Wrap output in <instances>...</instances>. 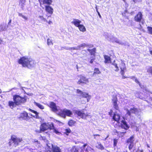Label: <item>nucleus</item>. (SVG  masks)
<instances>
[{
	"label": "nucleus",
	"instance_id": "f257e3e1",
	"mask_svg": "<svg viewBox=\"0 0 152 152\" xmlns=\"http://www.w3.org/2000/svg\"><path fill=\"white\" fill-rule=\"evenodd\" d=\"M112 63V65L113 66V68L114 70L116 72L118 71L119 68L121 69L120 73L122 75V78L124 79L126 78L124 76L125 71L126 68L125 64L122 60L120 61H114Z\"/></svg>",
	"mask_w": 152,
	"mask_h": 152
},
{
	"label": "nucleus",
	"instance_id": "f03ea898",
	"mask_svg": "<svg viewBox=\"0 0 152 152\" xmlns=\"http://www.w3.org/2000/svg\"><path fill=\"white\" fill-rule=\"evenodd\" d=\"M18 63L23 67L29 69L34 67L36 64L34 61L31 58L26 56L22 57L18 61Z\"/></svg>",
	"mask_w": 152,
	"mask_h": 152
},
{
	"label": "nucleus",
	"instance_id": "7ed1b4c3",
	"mask_svg": "<svg viewBox=\"0 0 152 152\" xmlns=\"http://www.w3.org/2000/svg\"><path fill=\"white\" fill-rule=\"evenodd\" d=\"M121 117L119 114L116 112L114 114L113 118L114 120L117 121L118 123L121 124L122 128L126 130L128 129L129 128L128 125L126 122L123 120V118L122 117L121 119Z\"/></svg>",
	"mask_w": 152,
	"mask_h": 152
},
{
	"label": "nucleus",
	"instance_id": "20e7f679",
	"mask_svg": "<svg viewBox=\"0 0 152 152\" xmlns=\"http://www.w3.org/2000/svg\"><path fill=\"white\" fill-rule=\"evenodd\" d=\"M13 101L15 102L17 105H18L23 104L26 102L28 98L26 96L21 97L19 95L15 94L13 96Z\"/></svg>",
	"mask_w": 152,
	"mask_h": 152
},
{
	"label": "nucleus",
	"instance_id": "39448f33",
	"mask_svg": "<svg viewBox=\"0 0 152 152\" xmlns=\"http://www.w3.org/2000/svg\"><path fill=\"white\" fill-rule=\"evenodd\" d=\"M60 116L65 118L66 116L71 117L73 115L72 112L69 110L65 109L60 110L58 113Z\"/></svg>",
	"mask_w": 152,
	"mask_h": 152
},
{
	"label": "nucleus",
	"instance_id": "423d86ee",
	"mask_svg": "<svg viewBox=\"0 0 152 152\" xmlns=\"http://www.w3.org/2000/svg\"><path fill=\"white\" fill-rule=\"evenodd\" d=\"M22 140L21 138H17L15 136L13 135L11 137L10 140L9 142V145L11 146L13 143V145L16 147L18 145V143Z\"/></svg>",
	"mask_w": 152,
	"mask_h": 152
},
{
	"label": "nucleus",
	"instance_id": "0eeeda50",
	"mask_svg": "<svg viewBox=\"0 0 152 152\" xmlns=\"http://www.w3.org/2000/svg\"><path fill=\"white\" fill-rule=\"evenodd\" d=\"M47 145L50 149V147L52 148L51 150H47V152H62L61 149L57 145L50 143L47 144Z\"/></svg>",
	"mask_w": 152,
	"mask_h": 152
},
{
	"label": "nucleus",
	"instance_id": "6e6552de",
	"mask_svg": "<svg viewBox=\"0 0 152 152\" xmlns=\"http://www.w3.org/2000/svg\"><path fill=\"white\" fill-rule=\"evenodd\" d=\"M53 128V125L52 123H43L40 126V131H44L48 129L51 130Z\"/></svg>",
	"mask_w": 152,
	"mask_h": 152
},
{
	"label": "nucleus",
	"instance_id": "1a4fd4ad",
	"mask_svg": "<svg viewBox=\"0 0 152 152\" xmlns=\"http://www.w3.org/2000/svg\"><path fill=\"white\" fill-rule=\"evenodd\" d=\"M124 110L126 111V115H128L129 117H130L131 116H132L133 115L132 114H134L136 115L137 114L138 112V109L134 108V107H132L129 110L126 107H124Z\"/></svg>",
	"mask_w": 152,
	"mask_h": 152
},
{
	"label": "nucleus",
	"instance_id": "9d476101",
	"mask_svg": "<svg viewBox=\"0 0 152 152\" xmlns=\"http://www.w3.org/2000/svg\"><path fill=\"white\" fill-rule=\"evenodd\" d=\"M74 113L75 115L80 117L83 119H86L87 117H91V116L89 115V114L87 113H85L82 111L79 110H74Z\"/></svg>",
	"mask_w": 152,
	"mask_h": 152
},
{
	"label": "nucleus",
	"instance_id": "9b49d317",
	"mask_svg": "<svg viewBox=\"0 0 152 152\" xmlns=\"http://www.w3.org/2000/svg\"><path fill=\"white\" fill-rule=\"evenodd\" d=\"M87 45L85 43H83L81 44L77 47H65L64 48L67 50H70L71 51L74 50H80L81 49L85 47H87Z\"/></svg>",
	"mask_w": 152,
	"mask_h": 152
},
{
	"label": "nucleus",
	"instance_id": "f8f14e48",
	"mask_svg": "<svg viewBox=\"0 0 152 152\" xmlns=\"http://www.w3.org/2000/svg\"><path fill=\"white\" fill-rule=\"evenodd\" d=\"M77 92L78 94H79L80 96L86 98L87 102L89 101L91 98V96L89 95L88 93L83 92L79 89L77 90Z\"/></svg>",
	"mask_w": 152,
	"mask_h": 152
},
{
	"label": "nucleus",
	"instance_id": "ddd939ff",
	"mask_svg": "<svg viewBox=\"0 0 152 152\" xmlns=\"http://www.w3.org/2000/svg\"><path fill=\"white\" fill-rule=\"evenodd\" d=\"M39 1L40 6L44 8L43 7V5L45 7V5L49 6L51 5L53 2V0H39Z\"/></svg>",
	"mask_w": 152,
	"mask_h": 152
},
{
	"label": "nucleus",
	"instance_id": "4468645a",
	"mask_svg": "<svg viewBox=\"0 0 152 152\" xmlns=\"http://www.w3.org/2000/svg\"><path fill=\"white\" fill-rule=\"evenodd\" d=\"M50 107L51 108V110L54 112H57L58 114V112L59 111V107H57L55 103L53 102H51L50 104Z\"/></svg>",
	"mask_w": 152,
	"mask_h": 152
},
{
	"label": "nucleus",
	"instance_id": "2eb2a0df",
	"mask_svg": "<svg viewBox=\"0 0 152 152\" xmlns=\"http://www.w3.org/2000/svg\"><path fill=\"white\" fill-rule=\"evenodd\" d=\"M112 103L113 104V107L116 110H118L119 109L118 104H117V99L116 96H114L112 99Z\"/></svg>",
	"mask_w": 152,
	"mask_h": 152
},
{
	"label": "nucleus",
	"instance_id": "dca6fc26",
	"mask_svg": "<svg viewBox=\"0 0 152 152\" xmlns=\"http://www.w3.org/2000/svg\"><path fill=\"white\" fill-rule=\"evenodd\" d=\"M80 79L77 82V83L79 84H80L81 83L88 84L89 83L88 79L86 78V77L80 75Z\"/></svg>",
	"mask_w": 152,
	"mask_h": 152
},
{
	"label": "nucleus",
	"instance_id": "f3484780",
	"mask_svg": "<svg viewBox=\"0 0 152 152\" xmlns=\"http://www.w3.org/2000/svg\"><path fill=\"white\" fill-rule=\"evenodd\" d=\"M134 138L133 136L129 138L128 140L127 141V143L129 144V149H132L133 146H134Z\"/></svg>",
	"mask_w": 152,
	"mask_h": 152
},
{
	"label": "nucleus",
	"instance_id": "a211bd4d",
	"mask_svg": "<svg viewBox=\"0 0 152 152\" xmlns=\"http://www.w3.org/2000/svg\"><path fill=\"white\" fill-rule=\"evenodd\" d=\"M45 11L48 13L52 14L53 11V8L49 5H45Z\"/></svg>",
	"mask_w": 152,
	"mask_h": 152
},
{
	"label": "nucleus",
	"instance_id": "6ab92c4d",
	"mask_svg": "<svg viewBox=\"0 0 152 152\" xmlns=\"http://www.w3.org/2000/svg\"><path fill=\"white\" fill-rule=\"evenodd\" d=\"M81 22V21L78 19H74L71 23H72L74 24L75 26L78 27L80 25V23Z\"/></svg>",
	"mask_w": 152,
	"mask_h": 152
},
{
	"label": "nucleus",
	"instance_id": "aec40b11",
	"mask_svg": "<svg viewBox=\"0 0 152 152\" xmlns=\"http://www.w3.org/2000/svg\"><path fill=\"white\" fill-rule=\"evenodd\" d=\"M20 118L24 120H27L29 118L28 113L26 112H24L20 114Z\"/></svg>",
	"mask_w": 152,
	"mask_h": 152
},
{
	"label": "nucleus",
	"instance_id": "412c9836",
	"mask_svg": "<svg viewBox=\"0 0 152 152\" xmlns=\"http://www.w3.org/2000/svg\"><path fill=\"white\" fill-rule=\"evenodd\" d=\"M142 18V14L141 12H139L135 17V19L137 22H140Z\"/></svg>",
	"mask_w": 152,
	"mask_h": 152
},
{
	"label": "nucleus",
	"instance_id": "4be33fe9",
	"mask_svg": "<svg viewBox=\"0 0 152 152\" xmlns=\"http://www.w3.org/2000/svg\"><path fill=\"white\" fill-rule=\"evenodd\" d=\"M96 147L98 149H100L101 150L104 149V148L103 146L101 143L100 142H97Z\"/></svg>",
	"mask_w": 152,
	"mask_h": 152
},
{
	"label": "nucleus",
	"instance_id": "5701e85b",
	"mask_svg": "<svg viewBox=\"0 0 152 152\" xmlns=\"http://www.w3.org/2000/svg\"><path fill=\"white\" fill-rule=\"evenodd\" d=\"M104 58L105 59L104 62L105 63H111L110 57L107 55H104Z\"/></svg>",
	"mask_w": 152,
	"mask_h": 152
},
{
	"label": "nucleus",
	"instance_id": "b1692460",
	"mask_svg": "<svg viewBox=\"0 0 152 152\" xmlns=\"http://www.w3.org/2000/svg\"><path fill=\"white\" fill-rule=\"evenodd\" d=\"M32 142L34 143V145L37 148L40 147L41 148V145H40L39 143V142L36 139H34L32 140Z\"/></svg>",
	"mask_w": 152,
	"mask_h": 152
},
{
	"label": "nucleus",
	"instance_id": "393cba45",
	"mask_svg": "<svg viewBox=\"0 0 152 152\" xmlns=\"http://www.w3.org/2000/svg\"><path fill=\"white\" fill-rule=\"evenodd\" d=\"M8 104L10 107L12 109L14 107L17 105L16 104L15 102H13L12 101H10L8 102Z\"/></svg>",
	"mask_w": 152,
	"mask_h": 152
},
{
	"label": "nucleus",
	"instance_id": "a878e982",
	"mask_svg": "<svg viewBox=\"0 0 152 152\" xmlns=\"http://www.w3.org/2000/svg\"><path fill=\"white\" fill-rule=\"evenodd\" d=\"M78 28L80 31L82 32H84L86 31V28L83 25L80 24Z\"/></svg>",
	"mask_w": 152,
	"mask_h": 152
},
{
	"label": "nucleus",
	"instance_id": "bb28decb",
	"mask_svg": "<svg viewBox=\"0 0 152 152\" xmlns=\"http://www.w3.org/2000/svg\"><path fill=\"white\" fill-rule=\"evenodd\" d=\"M39 18L41 21V22L43 23L45 22H47V20L45 18H44L42 16H39Z\"/></svg>",
	"mask_w": 152,
	"mask_h": 152
},
{
	"label": "nucleus",
	"instance_id": "cd10ccee",
	"mask_svg": "<svg viewBox=\"0 0 152 152\" xmlns=\"http://www.w3.org/2000/svg\"><path fill=\"white\" fill-rule=\"evenodd\" d=\"M34 104L36 106H37L41 109H43L44 108V107L42 105L39 103L36 102H34Z\"/></svg>",
	"mask_w": 152,
	"mask_h": 152
},
{
	"label": "nucleus",
	"instance_id": "c85d7f7f",
	"mask_svg": "<svg viewBox=\"0 0 152 152\" xmlns=\"http://www.w3.org/2000/svg\"><path fill=\"white\" fill-rule=\"evenodd\" d=\"M104 36L105 38L107 39V40L111 41H113L111 38L110 36L109 37V35L107 33H104Z\"/></svg>",
	"mask_w": 152,
	"mask_h": 152
},
{
	"label": "nucleus",
	"instance_id": "c756f323",
	"mask_svg": "<svg viewBox=\"0 0 152 152\" xmlns=\"http://www.w3.org/2000/svg\"><path fill=\"white\" fill-rule=\"evenodd\" d=\"M26 2V0H20L19 5L21 6V8H23L24 7V5Z\"/></svg>",
	"mask_w": 152,
	"mask_h": 152
},
{
	"label": "nucleus",
	"instance_id": "7c9ffc66",
	"mask_svg": "<svg viewBox=\"0 0 152 152\" xmlns=\"http://www.w3.org/2000/svg\"><path fill=\"white\" fill-rule=\"evenodd\" d=\"M131 78L132 79V80H134L135 82L138 84H139V85H140V87L142 88V87L141 86V85H140V82H139V81H138V80L137 79V78L136 77H132Z\"/></svg>",
	"mask_w": 152,
	"mask_h": 152
},
{
	"label": "nucleus",
	"instance_id": "2f4dec72",
	"mask_svg": "<svg viewBox=\"0 0 152 152\" xmlns=\"http://www.w3.org/2000/svg\"><path fill=\"white\" fill-rule=\"evenodd\" d=\"M6 25H1L0 26V31H3L6 30Z\"/></svg>",
	"mask_w": 152,
	"mask_h": 152
},
{
	"label": "nucleus",
	"instance_id": "473e14b6",
	"mask_svg": "<svg viewBox=\"0 0 152 152\" xmlns=\"http://www.w3.org/2000/svg\"><path fill=\"white\" fill-rule=\"evenodd\" d=\"M51 129L53 130V132L56 134L59 135L61 133L58 132L57 129H56L55 127L53 126V128Z\"/></svg>",
	"mask_w": 152,
	"mask_h": 152
},
{
	"label": "nucleus",
	"instance_id": "72a5a7b5",
	"mask_svg": "<svg viewBox=\"0 0 152 152\" xmlns=\"http://www.w3.org/2000/svg\"><path fill=\"white\" fill-rule=\"evenodd\" d=\"M75 122L72 120H70L68 123V124L69 126H72L75 123Z\"/></svg>",
	"mask_w": 152,
	"mask_h": 152
},
{
	"label": "nucleus",
	"instance_id": "f704fd0d",
	"mask_svg": "<svg viewBox=\"0 0 152 152\" xmlns=\"http://www.w3.org/2000/svg\"><path fill=\"white\" fill-rule=\"evenodd\" d=\"M30 111L34 113L35 115H34V116H35L36 117V118H38V113L36 111H35L34 110H32L31 109H30Z\"/></svg>",
	"mask_w": 152,
	"mask_h": 152
},
{
	"label": "nucleus",
	"instance_id": "c9c22d12",
	"mask_svg": "<svg viewBox=\"0 0 152 152\" xmlns=\"http://www.w3.org/2000/svg\"><path fill=\"white\" fill-rule=\"evenodd\" d=\"M147 72L152 75V66H150L147 69Z\"/></svg>",
	"mask_w": 152,
	"mask_h": 152
},
{
	"label": "nucleus",
	"instance_id": "e433bc0d",
	"mask_svg": "<svg viewBox=\"0 0 152 152\" xmlns=\"http://www.w3.org/2000/svg\"><path fill=\"white\" fill-rule=\"evenodd\" d=\"M100 72L98 68H95L94 69V72L93 75L95 74H99Z\"/></svg>",
	"mask_w": 152,
	"mask_h": 152
},
{
	"label": "nucleus",
	"instance_id": "4c0bfd02",
	"mask_svg": "<svg viewBox=\"0 0 152 152\" xmlns=\"http://www.w3.org/2000/svg\"><path fill=\"white\" fill-rule=\"evenodd\" d=\"M147 29L149 33L152 35V27L151 26H148Z\"/></svg>",
	"mask_w": 152,
	"mask_h": 152
},
{
	"label": "nucleus",
	"instance_id": "58836bf2",
	"mask_svg": "<svg viewBox=\"0 0 152 152\" xmlns=\"http://www.w3.org/2000/svg\"><path fill=\"white\" fill-rule=\"evenodd\" d=\"M19 16L20 17H21L23 18L25 20H26L28 19L27 17L25 16L24 15H23L22 14L20 13H19L18 14Z\"/></svg>",
	"mask_w": 152,
	"mask_h": 152
},
{
	"label": "nucleus",
	"instance_id": "ea45409f",
	"mask_svg": "<svg viewBox=\"0 0 152 152\" xmlns=\"http://www.w3.org/2000/svg\"><path fill=\"white\" fill-rule=\"evenodd\" d=\"M114 41L117 43H118V44H121V45H123V43H122L118 39H117V38H114Z\"/></svg>",
	"mask_w": 152,
	"mask_h": 152
},
{
	"label": "nucleus",
	"instance_id": "a19ab883",
	"mask_svg": "<svg viewBox=\"0 0 152 152\" xmlns=\"http://www.w3.org/2000/svg\"><path fill=\"white\" fill-rule=\"evenodd\" d=\"M114 41L117 43H118V44H121V45H123V43H122L118 39H117V38H114Z\"/></svg>",
	"mask_w": 152,
	"mask_h": 152
},
{
	"label": "nucleus",
	"instance_id": "79ce46f5",
	"mask_svg": "<svg viewBox=\"0 0 152 152\" xmlns=\"http://www.w3.org/2000/svg\"><path fill=\"white\" fill-rule=\"evenodd\" d=\"M47 43L48 45H53V43L52 42L51 40L49 39H47Z\"/></svg>",
	"mask_w": 152,
	"mask_h": 152
},
{
	"label": "nucleus",
	"instance_id": "37998d69",
	"mask_svg": "<svg viewBox=\"0 0 152 152\" xmlns=\"http://www.w3.org/2000/svg\"><path fill=\"white\" fill-rule=\"evenodd\" d=\"M90 53H91L92 54H94L95 53V49H93L92 50H88Z\"/></svg>",
	"mask_w": 152,
	"mask_h": 152
},
{
	"label": "nucleus",
	"instance_id": "c03bdc74",
	"mask_svg": "<svg viewBox=\"0 0 152 152\" xmlns=\"http://www.w3.org/2000/svg\"><path fill=\"white\" fill-rule=\"evenodd\" d=\"M118 142L117 139H114L113 140L114 145V146H116Z\"/></svg>",
	"mask_w": 152,
	"mask_h": 152
},
{
	"label": "nucleus",
	"instance_id": "a18cd8bd",
	"mask_svg": "<svg viewBox=\"0 0 152 152\" xmlns=\"http://www.w3.org/2000/svg\"><path fill=\"white\" fill-rule=\"evenodd\" d=\"M70 132H71V130L69 129H67L66 130V133L67 135L68 134L67 133H70Z\"/></svg>",
	"mask_w": 152,
	"mask_h": 152
},
{
	"label": "nucleus",
	"instance_id": "49530a36",
	"mask_svg": "<svg viewBox=\"0 0 152 152\" xmlns=\"http://www.w3.org/2000/svg\"><path fill=\"white\" fill-rule=\"evenodd\" d=\"M124 1V2L125 3H126V0H122ZM135 3V2H136L137 1H140V0H132Z\"/></svg>",
	"mask_w": 152,
	"mask_h": 152
},
{
	"label": "nucleus",
	"instance_id": "de8ad7c7",
	"mask_svg": "<svg viewBox=\"0 0 152 152\" xmlns=\"http://www.w3.org/2000/svg\"><path fill=\"white\" fill-rule=\"evenodd\" d=\"M126 133V132H120V133L121 134V135L119 136V137H122V136L124 134V133Z\"/></svg>",
	"mask_w": 152,
	"mask_h": 152
},
{
	"label": "nucleus",
	"instance_id": "09e8293b",
	"mask_svg": "<svg viewBox=\"0 0 152 152\" xmlns=\"http://www.w3.org/2000/svg\"><path fill=\"white\" fill-rule=\"evenodd\" d=\"M94 58H92V59L90 61V63L91 64H92L93 63V62L94 61Z\"/></svg>",
	"mask_w": 152,
	"mask_h": 152
},
{
	"label": "nucleus",
	"instance_id": "8fccbe9b",
	"mask_svg": "<svg viewBox=\"0 0 152 152\" xmlns=\"http://www.w3.org/2000/svg\"><path fill=\"white\" fill-rule=\"evenodd\" d=\"M113 111L112 110H111L109 112V115H112Z\"/></svg>",
	"mask_w": 152,
	"mask_h": 152
},
{
	"label": "nucleus",
	"instance_id": "3c124183",
	"mask_svg": "<svg viewBox=\"0 0 152 152\" xmlns=\"http://www.w3.org/2000/svg\"><path fill=\"white\" fill-rule=\"evenodd\" d=\"M49 24H50L51 23H52V21H51V20H49V21L48 22H47Z\"/></svg>",
	"mask_w": 152,
	"mask_h": 152
},
{
	"label": "nucleus",
	"instance_id": "603ef678",
	"mask_svg": "<svg viewBox=\"0 0 152 152\" xmlns=\"http://www.w3.org/2000/svg\"><path fill=\"white\" fill-rule=\"evenodd\" d=\"M150 54L152 55V49H151L149 50Z\"/></svg>",
	"mask_w": 152,
	"mask_h": 152
},
{
	"label": "nucleus",
	"instance_id": "864d4df0",
	"mask_svg": "<svg viewBox=\"0 0 152 152\" xmlns=\"http://www.w3.org/2000/svg\"><path fill=\"white\" fill-rule=\"evenodd\" d=\"M17 89H18V88H13L11 89L10 90V91H12V90H14V89L16 90H17Z\"/></svg>",
	"mask_w": 152,
	"mask_h": 152
},
{
	"label": "nucleus",
	"instance_id": "5fc2aeb1",
	"mask_svg": "<svg viewBox=\"0 0 152 152\" xmlns=\"http://www.w3.org/2000/svg\"><path fill=\"white\" fill-rule=\"evenodd\" d=\"M98 14L99 16V18H101V16L99 13V12H98Z\"/></svg>",
	"mask_w": 152,
	"mask_h": 152
},
{
	"label": "nucleus",
	"instance_id": "6e6d98bb",
	"mask_svg": "<svg viewBox=\"0 0 152 152\" xmlns=\"http://www.w3.org/2000/svg\"><path fill=\"white\" fill-rule=\"evenodd\" d=\"M94 137H95L94 138H95L96 137H95L96 136H100V135H99V134H94Z\"/></svg>",
	"mask_w": 152,
	"mask_h": 152
},
{
	"label": "nucleus",
	"instance_id": "4d7b16f0",
	"mask_svg": "<svg viewBox=\"0 0 152 152\" xmlns=\"http://www.w3.org/2000/svg\"><path fill=\"white\" fill-rule=\"evenodd\" d=\"M87 144H85L83 145V147L84 148H85L86 146H87Z\"/></svg>",
	"mask_w": 152,
	"mask_h": 152
},
{
	"label": "nucleus",
	"instance_id": "13d9d810",
	"mask_svg": "<svg viewBox=\"0 0 152 152\" xmlns=\"http://www.w3.org/2000/svg\"><path fill=\"white\" fill-rule=\"evenodd\" d=\"M2 42V40H1V39H0V44H1Z\"/></svg>",
	"mask_w": 152,
	"mask_h": 152
},
{
	"label": "nucleus",
	"instance_id": "bf43d9fd",
	"mask_svg": "<svg viewBox=\"0 0 152 152\" xmlns=\"http://www.w3.org/2000/svg\"><path fill=\"white\" fill-rule=\"evenodd\" d=\"M23 87H21V89H22V90H23V91H24V92H25V91L23 89Z\"/></svg>",
	"mask_w": 152,
	"mask_h": 152
},
{
	"label": "nucleus",
	"instance_id": "052dcab7",
	"mask_svg": "<svg viewBox=\"0 0 152 152\" xmlns=\"http://www.w3.org/2000/svg\"><path fill=\"white\" fill-rule=\"evenodd\" d=\"M147 146L148 148H150V147L148 145H147Z\"/></svg>",
	"mask_w": 152,
	"mask_h": 152
},
{
	"label": "nucleus",
	"instance_id": "680f3d73",
	"mask_svg": "<svg viewBox=\"0 0 152 152\" xmlns=\"http://www.w3.org/2000/svg\"><path fill=\"white\" fill-rule=\"evenodd\" d=\"M1 89H0V93H1Z\"/></svg>",
	"mask_w": 152,
	"mask_h": 152
},
{
	"label": "nucleus",
	"instance_id": "e2e57ef3",
	"mask_svg": "<svg viewBox=\"0 0 152 152\" xmlns=\"http://www.w3.org/2000/svg\"><path fill=\"white\" fill-rule=\"evenodd\" d=\"M96 12H99L98 11V9H96Z\"/></svg>",
	"mask_w": 152,
	"mask_h": 152
},
{
	"label": "nucleus",
	"instance_id": "0e129e2a",
	"mask_svg": "<svg viewBox=\"0 0 152 152\" xmlns=\"http://www.w3.org/2000/svg\"><path fill=\"white\" fill-rule=\"evenodd\" d=\"M96 9H97V7L96 6Z\"/></svg>",
	"mask_w": 152,
	"mask_h": 152
},
{
	"label": "nucleus",
	"instance_id": "69168bd1",
	"mask_svg": "<svg viewBox=\"0 0 152 152\" xmlns=\"http://www.w3.org/2000/svg\"><path fill=\"white\" fill-rule=\"evenodd\" d=\"M42 149H45V148H42Z\"/></svg>",
	"mask_w": 152,
	"mask_h": 152
},
{
	"label": "nucleus",
	"instance_id": "338daca9",
	"mask_svg": "<svg viewBox=\"0 0 152 152\" xmlns=\"http://www.w3.org/2000/svg\"><path fill=\"white\" fill-rule=\"evenodd\" d=\"M151 100H152V98L151 99Z\"/></svg>",
	"mask_w": 152,
	"mask_h": 152
},
{
	"label": "nucleus",
	"instance_id": "774afa93",
	"mask_svg": "<svg viewBox=\"0 0 152 152\" xmlns=\"http://www.w3.org/2000/svg\"><path fill=\"white\" fill-rule=\"evenodd\" d=\"M150 152H152V151H150Z\"/></svg>",
	"mask_w": 152,
	"mask_h": 152
}]
</instances>
